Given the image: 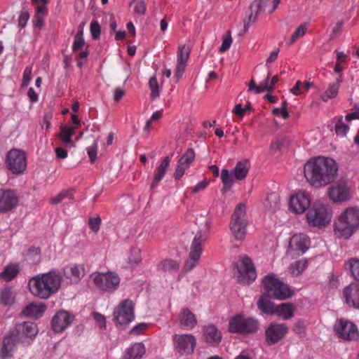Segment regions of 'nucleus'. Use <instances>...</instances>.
Segmentation results:
<instances>
[{"label":"nucleus","instance_id":"e433bc0d","mask_svg":"<svg viewBox=\"0 0 359 359\" xmlns=\"http://www.w3.org/2000/svg\"><path fill=\"white\" fill-rule=\"evenodd\" d=\"M15 299V293L11 287H6L0 292L1 303L5 306L13 305Z\"/></svg>","mask_w":359,"mask_h":359},{"label":"nucleus","instance_id":"4c0bfd02","mask_svg":"<svg viewBox=\"0 0 359 359\" xmlns=\"http://www.w3.org/2000/svg\"><path fill=\"white\" fill-rule=\"evenodd\" d=\"M20 267L17 264L7 265L3 271L0 273V278L6 281L13 280L19 273Z\"/></svg>","mask_w":359,"mask_h":359},{"label":"nucleus","instance_id":"a211bd4d","mask_svg":"<svg viewBox=\"0 0 359 359\" xmlns=\"http://www.w3.org/2000/svg\"><path fill=\"white\" fill-rule=\"evenodd\" d=\"M74 320L75 316L73 313L66 310H60L52 318V330L55 333H62L70 327Z\"/></svg>","mask_w":359,"mask_h":359},{"label":"nucleus","instance_id":"f704fd0d","mask_svg":"<svg viewBox=\"0 0 359 359\" xmlns=\"http://www.w3.org/2000/svg\"><path fill=\"white\" fill-rule=\"evenodd\" d=\"M280 196L277 193L269 194L264 203L265 209L269 212H274L280 208Z\"/></svg>","mask_w":359,"mask_h":359},{"label":"nucleus","instance_id":"a878e982","mask_svg":"<svg viewBox=\"0 0 359 359\" xmlns=\"http://www.w3.org/2000/svg\"><path fill=\"white\" fill-rule=\"evenodd\" d=\"M18 341L8 332L3 339L0 347V358L8 359L13 356Z\"/></svg>","mask_w":359,"mask_h":359},{"label":"nucleus","instance_id":"f8f14e48","mask_svg":"<svg viewBox=\"0 0 359 359\" xmlns=\"http://www.w3.org/2000/svg\"><path fill=\"white\" fill-rule=\"evenodd\" d=\"M269 2H271L272 4L269 13H273L280 3V0H255L250 4L246 18L243 20L245 32L248 31L250 27L256 22L259 13L264 11Z\"/></svg>","mask_w":359,"mask_h":359},{"label":"nucleus","instance_id":"b1692460","mask_svg":"<svg viewBox=\"0 0 359 359\" xmlns=\"http://www.w3.org/2000/svg\"><path fill=\"white\" fill-rule=\"evenodd\" d=\"M194 158L195 152L194 149H188L177 162L174 173L175 179H180L184 175L185 171L189 168Z\"/></svg>","mask_w":359,"mask_h":359},{"label":"nucleus","instance_id":"680f3d73","mask_svg":"<svg viewBox=\"0 0 359 359\" xmlns=\"http://www.w3.org/2000/svg\"><path fill=\"white\" fill-rule=\"evenodd\" d=\"M32 79V67H27L23 72L22 86H27Z\"/></svg>","mask_w":359,"mask_h":359},{"label":"nucleus","instance_id":"423d86ee","mask_svg":"<svg viewBox=\"0 0 359 359\" xmlns=\"http://www.w3.org/2000/svg\"><path fill=\"white\" fill-rule=\"evenodd\" d=\"M262 283L269 295L273 299L285 300L294 294L290 286L281 281L276 275L266 276L262 280Z\"/></svg>","mask_w":359,"mask_h":359},{"label":"nucleus","instance_id":"338daca9","mask_svg":"<svg viewBox=\"0 0 359 359\" xmlns=\"http://www.w3.org/2000/svg\"><path fill=\"white\" fill-rule=\"evenodd\" d=\"M52 118L53 114L50 112L46 113L43 117L41 126H45L46 130H49L50 128V121Z\"/></svg>","mask_w":359,"mask_h":359},{"label":"nucleus","instance_id":"4d7b16f0","mask_svg":"<svg viewBox=\"0 0 359 359\" xmlns=\"http://www.w3.org/2000/svg\"><path fill=\"white\" fill-rule=\"evenodd\" d=\"M97 140H94L93 145L87 148V153L91 162H94L97 158Z\"/></svg>","mask_w":359,"mask_h":359},{"label":"nucleus","instance_id":"5fc2aeb1","mask_svg":"<svg viewBox=\"0 0 359 359\" xmlns=\"http://www.w3.org/2000/svg\"><path fill=\"white\" fill-rule=\"evenodd\" d=\"M90 31L93 39L100 38L101 29L97 21L93 20L90 22Z\"/></svg>","mask_w":359,"mask_h":359},{"label":"nucleus","instance_id":"393cba45","mask_svg":"<svg viewBox=\"0 0 359 359\" xmlns=\"http://www.w3.org/2000/svg\"><path fill=\"white\" fill-rule=\"evenodd\" d=\"M343 296L348 306L359 309V284L353 283L344 287Z\"/></svg>","mask_w":359,"mask_h":359},{"label":"nucleus","instance_id":"dca6fc26","mask_svg":"<svg viewBox=\"0 0 359 359\" xmlns=\"http://www.w3.org/2000/svg\"><path fill=\"white\" fill-rule=\"evenodd\" d=\"M238 280L244 284H250L257 278V272L252 260L248 257H243L237 262Z\"/></svg>","mask_w":359,"mask_h":359},{"label":"nucleus","instance_id":"c756f323","mask_svg":"<svg viewBox=\"0 0 359 359\" xmlns=\"http://www.w3.org/2000/svg\"><path fill=\"white\" fill-rule=\"evenodd\" d=\"M222 333L213 325H208L204 329L205 341L211 345L218 344L222 340Z\"/></svg>","mask_w":359,"mask_h":359},{"label":"nucleus","instance_id":"bb28decb","mask_svg":"<svg viewBox=\"0 0 359 359\" xmlns=\"http://www.w3.org/2000/svg\"><path fill=\"white\" fill-rule=\"evenodd\" d=\"M63 275L71 283H77L84 276V268L82 265L71 264L63 269Z\"/></svg>","mask_w":359,"mask_h":359},{"label":"nucleus","instance_id":"6e6d98bb","mask_svg":"<svg viewBox=\"0 0 359 359\" xmlns=\"http://www.w3.org/2000/svg\"><path fill=\"white\" fill-rule=\"evenodd\" d=\"M101 224V219L99 217L90 218L88 220V225L90 229L97 233L100 230Z\"/></svg>","mask_w":359,"mask_h":359},{"label":"nucleus","instance_id":"13d9d810","mask_svg":"<svg viewBox=\"0 0 359 359\" xmlns=\"http://www.w3.org/2000/svg\"><path fill=\"white\" fill-rule=\"evenodd\" d=\"M232 43V38L231 36V32L229 31L226 36L223 39L222 43L220 46V51L224 53L229 49Z\"/></svg>","mask_w":359,"mask_h":359},{"label":"nucleus","instance_id":"2f4dec72","mask_svg":"<svg viewBox=\"0 0 359 359\" xmlns=\"http://www.w3.org/2000/svg\"><path fill=\"white\" fill-rule=\"evenodd\" d=\"M250 162L247 159H243L238 161L232 170L234 178L237 180H242L245 179L249 172Z\"/></svg>","mask_w":359,"mask_h":359},{"label":"nucleus","instance_id":"49530a36","mask_svg":"<svg viewBox=\"0 0 359 359\" xmlns=\"http://www.w3.org/2000/svg\"><path fill=\"white\" fill-rule=\"evenodd\" d=\"M339 88L337 83H330L322 96V100L327 102L328 100L335 97L338 94Z\"/></svg>","mask_w":359,"mask_h":359},{"label":"nucleus","instance_id":"72a5a7b5","mask_svg":"<svg viewBox=\"0 0 359 359\" xmlns=\"http://www.w3.org/2000/svg\"><path fill=\"white\" fill-rule=\"evenodd\" d=\"M257 306L262 313L273 315L276 313V305L271 301L269 296L262 295L257 302Z\"/></svg>","mask_w":359,"mask_h":359},{"label":"nucleus","instance_id":"f3484780","mask_svg":"<svg viewBox=\"0 0 359 359\" xmlns=\"http://www.w3.org/2000/svg\"><path fill=\"white\" fill-rule=\"evenodd\" d=\"M327 195L333 203L346 202L351 198V187L346 181H339L328 189Z\"/></svg>","mask_w":359,"mask_h":359},{"label":"nucleus","instance_id":"0e129e2a","mask_svg":"<svg viewBox=\"0 0 359 359\" xmlns=\"http://www.w3.org/2000/svg\"><path fill=\"white\" fill-rule=\"evenodd\" d=\"M147 327V325L144 323H139L135 325L130 330V333L132 334H140L142 333L143 330H144Z\"/></svg>","mask_w":359,"mask_h":359},{"label":"nucleus","instance_id":"f03ea898","mask_svg":"<svg viewBox=\"0 0 359 359\" xmlns=\"http://www.w3.org/2000/svg\"><path fill=\"white\" fill-rule=\"evenodd\" d=\"M61 283L60 272L53 269L32 278L29 280L28 287L32 295L41 299H47L59 291Z\"/></svg>","mask_w":359,"mask_h":359},{"label":"nucleus","instance_id":"6ab92c4d","mask_svg":"<svg viewBox=\"0 0 359 359\" xmlns=\"http://www.w3.org/2000/svg\"><path fill=\"white\" fill-rule=\"evenodd\" d=\"M311 205V197L309 194L304 191H299L290 198V210L297 215H302L309 208Z\"/></svg>","mask_w":359,"mask_h":359},{"label":"nucleus","instance_id":"7c9ffc66","mask_svg":"<svg viewBox=\"0 0 359 359\" xmlns=\"http://www.w3.org/2000/svg\"><path fill=\"white\" fill-rule=\"evenodd\" d=\"M179 319L180 324L187 329L191 330L197 324V320L195 315L187 308L182 309Z\"/></svg>","mask_w":359,"mask_h":359},{"label":"nucleus","instance_id":"c9c22d12","mask_svg":"<svg viewBox=\"0 0 359 359\" xmlns=\"http://www.w3.org/2000/svg\"><path fill=\"white\" fill-rule=\"evenodd\" d=\"M275 314L278 315L283 320L290 319L294 314V307L291 304L282 303L276 305Z\"/></svg>","mask_w":359,"mask_h":359},{"label":"nucleus","instance_id":"3c124183","mask_svg":"<svg viewBox=\"0 0 359 359\" xmlns=\"http://www.w3.org/2000/svg\"><path fill=\"white\" fill-rule=\"evenodd\" d=\"M65 198L73 199V195L72 191L69 190L62 191L59 193L57 196L52 198L51 203L53 204H58L61 201H62Z\"/></svg>","mask_w":359,"mask_h":359},{"label":"nucleus","instance_id":"a19ab883","mask_svg":"<svg viewBox=\"0 0 359 359\" xmlns=\"http://www.w3.org/2000/svg\"><path fill=\"white\" fill-rule=\"evenodd\" d=\"M345 268L349 271L351 276L359 281V259L351 258L345 264Z\"/></svg>","mask_w":359,"mask_h":359},{"label":"nucleus","instance_id":"774afa93","mask_svg":"<svg viewBox=\"0 0 359 359\" xmlns=\"http://www.w3.org/2000/svg\"><path fill=\"white\" fill-rule=\"evenodd\" d=\"M272 114L275 116H280L283 118H287L289 116V114L287 109L284 108H274L272 111Z\"/></svg>","mask_w":359,"mask_h":359},{"label":"nucleus","instance_id":"de8ad7c7","mask_svg":"<svg viewBox=\"0 0 359 359\" xmlns=\"http://www.w3.org/2000/svg\"><path fill=\"white\" fill-rule=\"evenodd\" d=\"M307 31V25L306 24H303L299 26L294 32L291 36L290 41H288V44L291 45L294 42H295L299 38H302Z\"/></svg>","mask_w":359,"mask_h":359},{"label":"nucleus","instance_id":"864d4df0","mask_svg":"<svg viewBox=\"0 0 359 359\" xmlns=\"http://www.w3.org/2000/svg\"><path fill=\"white\" fill-rule=\"evenodd\" d=\"M270 76L271 73L270 72H269L266 79L264 81H262L259 85V87L257 88V93H261L265 90L269 92H271L273 90L274 88L270 84L269 82Z\"/></svg>","mask_w":359,"mask_h":359},{"label":"nucleus","instance_id":"20e7f679","mask_svg":"<svg viewBox=\"0 0 359 359\" xmlns=\"http://www.w3.org/2000/svg\"><path fill=\"white\" fill-rule=\"evenodd\" d=\"M210 227L211 221L208 218L200 224L191 242L189 258L184 265L185 272L191 271L198 264L203 251L202 243L208 238Z\"/></svg>","mask_w":359,"mask_h":359},{"label":"nucleus","instance_id":"4be33fe9","mask_svg":"<svg viewBox=\"0 0 359 359\" xmlns=\"http://www.w3.org/2000/svg\"><path fill=\"white\" fill-rule=\"evenodd\" d=\"M18 203L15 192L11 189H0V213L6 212L15 208Z\"/></svg>","mask_w":359,"mask_h":359},{"label":"nucleus","instance_id":"6e6552de","mask_svg":"<svg viewBox=\"0 0 359 359\" xmlns=\"http://www.w3.org/2000/svg\"><path fill=\"white\" fill-rule=\"evenodd\" d=\"M6 168L13 175L23 174L27 168V156L25 151L20 149H11L4 159Z\"/></svg>","mask_w":359,"mask_h":359},{"label":"nucleus","instance_id":"39448f33","mask_svg":"<svg viewBox=\"0 0 359 359\" xmlns=\"http://www.w3.org/2000/svg\"><path fill=\"white\" fill-rule=\"evenodd\" d=\"M332 213L328 205L320 201L313 203L306 212V221L309 226L323 228L331 222Z\"/></svg>","mask_w":359,"mask_h":359},{"label":"nucleus","instance_id":"1a4fd4ad","mask_svg":"<svg viewBox=\"0 0 359 359\" xmlns=\"http://www.w3.org/2000/svg\"><path fill=\"white\" fill-rule=\"evenodd\" d=\"M9 332L18 341V344L23 346H28L36 338L39 330L36 323L27 321L17 323Z\"/></svg>","mask_w":359,"mask_h":359},{"label":"nucleus","instance_id":"473e14b6","mask_svg":"<svg viewBox=\"0 0 359 359\" xmlns=\"http://www.w3.org/2000/svg\"><path fill=\"white\" fill-rule=\"evenodd\" d=\"M145 353V347L142 343H135L126 350L125 359H141Z\"/></svg>","mask_w":359,"mask_h":359},{"label":"nucleus","instance_id":"69168bd1","mask_svg":"<svg viewBox=\"0 0 359 359\" xmlns=\"http://www.w3.org/2000/svg\"><path fill=\"white\" fill-rule=\"evenodd\" d=\"M125 95V90L121 87H117L114 90V100L115 102H118Z\"/></svg>","mask_w":359,"mask_h":359},{"label":"nucleus","instance_id":"58836bf2","mask_svg":"<svg viewBox=\"0 0 359 359\" xmlns=\"http://www.w3.org/2000/svg\"><path fill=\"white\" fill-rule=\"evenodd\" d=\"M76 129V127L61 126L58 137L64 144H70L72 143V137Z\"/></svg>","mask_w":359,"mask_h":359},{"label":"nucleus","instance_id":"f257e3e1","mask_svg":"<svg viewBox=\"0 0 359 359\" xmlns=\"http://www.w3.org/2000/svg\"><path fill=\"white\" fill-rule=\"evenodd\" d=\"M338 164L332 158L317 156L311 158L304 165V177L308 183L320 188L333 182L337 176Z\"/></svg>","mask_w":359,"mask_h":359},{"label":"nucleus","instance_id":"aec40b11","mask_svg":"<svg viewBox=\"0 0 359 359\" xmlns=\"http://www.w3.org/2000/svg\"><path fill=\"white\" fill-rule=\"evenodd\" d=\"M288 332V327L284 323H271L265 331L266 341L273 345L281 340Z\"/></svg>","mask_w":359,"mask_h":359},{"label":"nucleus","instance_id":"a18cd8bd","mask_svg":"<svg viewBox=\"0 0 359 359\" xmlns=\"http://www.w3.org/2000/svg\"><path fill=\"white\" fill-rule=\"evenodd\" d=\"M334 130L336 134L341 137L345 136L348 133L349 126L347 123H345L341 116L337 118V121L336 123Z\"/></svg>","mask_w":359,"mask_h":359},{"label":"nucleus","instance_id":"9b49d317","mask_svg":"<svg viewBox=\"0 0 359 359\" xmlns=\"http://www.w3.org/2000/svg\"><path fill=\"white\" fill-rule=\"evenodd\" d=\"M258 329V321L254 318L245 317L238 314L231 318L228 330L232 333L248 334L255 332Z\"/></svg>","mask_w":359,"mask_h":359},{"label":"nucleus","instance_id":"4468645a","mask_svg":"<svg viewBox=\"0 0 359 359\" xmlns=\"http://www.w3.org/2000/svg\"><path fill=\"white\" fill-rule=\"evenodd\" d=\"M114 320L121 325H125L134 320V306L130 299L121 301L114 311Z\"/></svg>","mask_w":359,"mask_h":359},{"label":"nucleus","instance_id":"ddd939ff","mask_svg":"<svg viewBox=\"0 0 359 359\" xmlns=\"http://www.w3.org/2000/svg\"><path fill=\"white\" fill-rule=\"evenodd\" d=\"M334 331L338 338L347 341H355L359 339V330L353 322L339 318L334 325Z\"/></svg>","mask_w":359,"mask_h":359},{"label":"nucleus","instance_id":"7ed1b4c3","mask_svg":"<svg viewBox=\"0 0 359 359\" xmlns=\"http://www.w3.org/2000/svg\"><path fill=\"white\" fill-rule=\"evenodd\" d=\"M359 229V208H345L335 219L334 231L338 238H349Z\"/></svg>","mask_w":359,"mask_h":359},{"label":"nucleus","instance_id":"79ce46f5","mask_svg":"<svg viewBox=\"0 0 359 359\" xmlns=\"http://www.w3.org/2000/svg\"><path fill=\"white\" fill-rule=\"evenodd\" d=\"M142 261L141 251L138 248H132L127 257V262L130 267H135Z\"/></svg>","mask_w":359,"mask_h":359},{"label":"nucleus","instance_id":"8fccbe9b","mask_svg":"<svg viewBox=\"0 0 359 359\" xmlns=\"http://www.w3.org/2000/svg\"><path fill=\"white\" fill-rule=\"evenodd\" d=\"M130 5H134L133 11L135 13L140 15H142L145 13L147 7L143 0H133Z\"/></svg>","mask_w":359,"mask_h":359},{"label":"nucleus","instance_id":"e2e57ef3","mask_svg":"<svg viewBox=\"0 0 359 359\" xmlns=\"http://www.w3.org/2000/svg\"><path fill=\"white\" fill-rule=\"evenodd\" d=\"M93 317L101 329L106 328V320L103 315L98 313H93Z\"/></svg>","mask_w":359,"mask_h":359},{"label":"nucleus","instance_id":"c85d7f7f","mask_svg":"<svg viewBox=\"0 0 359 359\" xmlns=\"http://www.w3.org/2000/svg\"><path fill=\"white\" fill-rule=\"evenodd\" d=\"M46 310V306L44 304L32 302L25 307L21 314L28 318L36 319L40 318Z\"/></svg>","mask_w":359,"mask_h":359},{"label":"nucleus","instance_id":"ea45409f","mask_svg":"<svg viewBox=\"0 0 359 359\" xmlns=\"http://www.w3.org/2000/svg\"><path fill=\"white\" fill-rule=\"evenodd\" d=\"M180 268V264L172 259H165L161 262L158 265V269L164 272L173 273Z\"/></svg>","mask_w":359,"mask_h":359},{"label":"nucleus","instance_id":"603ef678","mask_svg":"<svg viewBox=\"0 0 359 359\" xmlns=\"http://www.w3.org/2000/svg\"><path fill=\"white\" fill-rule=\"evenodd\" d=\"M85 46V41L83 37V32L78 33L75 37L72 45V49L74 52L82 50Z\"/></svg>","mask_w":359,"mask_h":359},{"label":"nucleus","instance_id":"052dcab7","mask_svg":"<svg viewBox=\"0 0 359 359\" xmlns=\"http://www.w3.org/2000/svg\"><path fill=\"white\" fill-rule=\"evenodd\" d=\"M282 145H283V141L280 140H276L273 141L270 144L269 151V154L273 155L274 154H276L278 150L280 149V148L282 147Z\"/></svg>","mask_w":359,"mask_h":359},{"label":"nucleus","instance_id":"37998d69","mask_svg":"<svg viewBox=\"0 0 359 359\" xmlns=\"http://www.w3.org/2000/svg\"><path fill=\"white\" fill-rule=\"evenodd\" d=\"M307 267V262L306 260H299L292 263L290 266V273L293 276H298Z\"/></svg>","mask_w":359,"mask_h":359},{"label":"nucleus","instance_id":"bf43d9fd","mask_svg":"<svg viewBox=\"0 0 359 359\" xmlns=\"http://www.w3.org/2000/svg\"><path fill=\"white\" fill-rule=\"evenodd\" d=\"M208 184L209 182L206 180H203L199 182L196 186L190 187L189 189L192 193L196 194L205 189Z\"/></svg>","mask_w":359,"mask_h":359},{"label":"nucleus","instance_id":"412c9836","mask_svg":"<svg viewBox=\"0 0 359 359\" xmlns=\"http://www.w3.org/2000/svg\"><path fill=\"white\" fill-rule=\"evenodd\" d=\"M175 349L181 354H189L194 352L196 346V338L191 334H176L174 336Z\"/></svg>","mask_w":359,"mask_h":359},{"label":"nucleus","instance_id":"2eb2a0df","mask_svg":"<svg viewBox=\"0 0 359 359\" xmlns=\"http://www.w3.org/2000/svg\"><path fill=\"white\" fill-rule=\"evenodd\" d=\"M309 237L304 233H296L289 240L287 254L294 257L303 255L310 246Z\"/></svg>","mask_w":359,"mask_h":359},{"label":"nucleus","instance_id":"9d476101","mask_svg":"<svg viewBox=\"0 0 359 359\" xmlns=\"http://www.w3.org/2000/svg\"><path fill=\"white\" fill-rule=\"evenodd\" d=\"M90 278L97 289L109 293L116 291L118 288L121 282L120 277L113 271L107 273L95 272L90 276Z\"/></svg>","mask_w":359,"mask_h":359},{"label":"nucleus","instance_id":"c03bdc74","mask_svg":"<svg viewBox=\"0 0 359 359\" xmlns=\"http://www.w3.org/2000/svg\"><path fill=\"white\" fill-rule=\"evenodd\" d=\"M234 176L232 170L229 172L227 169H222L221 172V180L226 189H229L233 184Z\"/></svg>","mask_w":359,"mask_h":359},{"label":"nucleus","instance_id":"0eeeda50","mask_svg":"<svg viewBox=\"0 0 359 359\" xmlns=\"http://www.w3.org/2000/svg\"><path fill=\"white\" fill-rule=\"evenodd\" d=\"M248 224L246 205L245 203H239L235 208L229 223L230 230L236 240L242 241L245 238Z\"/></svg>","mask_w":359,"mask_h":359},{"label":"nucleus","instance_id":"09e8293b","mask_svg":"<svg viewBox=\"0 0 359 359\" xmlns=\"http://www.w3.org/2000/svg\"><path fill=\"white\" fill-rule=\"evenodd\" d=\"M149 86L151 90V96L155 99L160 95L159 87L157 79L155 76H151L149 81Z\"/></svg>","mask_w":359,"mask_h":359},{"label":"nucleus","instance_id":"5701e85b","mask_svg":"<svg viewBox=\"0 0 359 359\" xmlns=\"http://www.w3.org/2000/svg\"><path fill=\"white\" fill-rule=\"evenodd\" d=\"M190 52L191 50L188 46L183 45L178 48L177 61L174 75V78L176 79V82L179 81L185 70Z\"/></svg>","mask_w":359,"mask_h":359},{"label":"nucleus","instance_id":"cd10ccee","mask_svg":"<svg viewBox=\"0 0 359 359\" xmlns=\"http://www.w3.org/2000/svg\"><path fill=\"white\" fill-rule=\"evenodd\" d=\"M170 163V158L167 156L164 157L160 162L159 165L156 166L154 172L152 182L151 184V189H155L158 183L163 180L166 174Z\"/></svg>","mask_w":359,"mask_h":359}]
</instances>
